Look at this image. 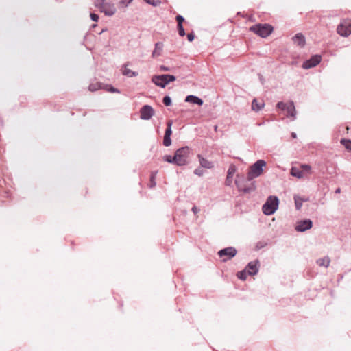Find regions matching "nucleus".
I'll list each match as a JSON object with an SVG mask.
<instances>
[{
	"label": "nucleus",
	"mask_w": 351,
	"mask_h": 351,
	"mask_svg": "<svg viewBox=\"0 0 351 351\" xmlns=\"http://www.w3.org/2000/svg\"><path fill=\"white\" fill-rule=\"evenodd\" d=\"M198 175H199V176H200L202 175V173L199 171Z\"/></svg>",
	"instance_id": "obj_51"
},
{
	"label": "nucleus",
	"mask_w": 351,
	"mask_h": 351,
	"mask_svg": "<svg viewBox=\"0 0 351 351\" xmlns=\"http://www.w3.org/2000/svg\"><path fill=\"white\" fill-rule=\"evenodd\" d=\"M279 199L277 196L270 195L263 205V213L266 215H273L278 208Z\"/></svg>",
	"instance_id": "obj_4"
},
{
	"label": "nucleus",
	"mask_w": 351,
	"mask_h": 351,
	"mask_svg": "<svg viewBox=\"0 0 351 351\" xmlns=\"http://www.w3.org/2000/svg\"><path fill=\"white\" fill-rule=\"evenodd\" d=\"M133 0H119V6L121 8H127Z\"/></svg>",
	"instance_id": "obj_26"
},
{
	"label": "nucleus",
	"mask_w": 351,
	"mask_h": 351,
	"mask_svg": "<svg viewBox=\"0 0 351 351\" xmlns=\"http://www.w3.org/2000/svg\"><path fill=\"white\" fill-rule=\"evenodd\" d=\"M88 88L90 91H95L97 89V88L94 84L90 85Z\"/></svg>",
	"instance_id": "obj_40"
},
{
	"label": "nucleus",
	"mask_w": 351,
	"mask_h": 351,
	"mask_svg": "<svg viewBox=\"0 0 351 351\" xmlns=\"http://www.w3.org/2000/svg\"><path fill=\"white\" fill-rule=\"evenodd\" d=\"M308 200V198H303V202H307Z\"/></svg>",
	"instance_id": "obj_49"
},
{
	"label": "nucleus",
	"mask_w": 351,
	"mask_h": 351,
	"mask_svg": "<svg viewBox=\"0 0 351 351\" xmlns=\"http://www.w3.org/2000/svg\"><path fill=\"white\" fill-rule=\"evenodd\" d=\"M217 125H215V130H217Z\"/></svg>",
	"instance_id": "obj_52"
},
{
	"label": "nucleus",
	"mask_w": 351,
	"mask_h": 351,
	"mask_svg": "<svg viewBox=\"0 0 351 351\" xmlns=\"http://www.w3.org/2000/svg\"><path fill=\"white\" fill-rule=\"evenodd\" d=\"M122 73L123 75L128 76L129 77H136L138 75L136 72L132 71V70L127 68L126 66H124V67L123 68Z\"/></svg>",
	"instance_id": "obj_23"
},
{
	"label": "nucleus",
	"mask_w": 351,
	"mask_h": 351,
	"mask_svg": "<svg viewBox=\"0 0 351 351\" xmlns=\"http://www.w3.org/2000/svg\"><path fill=\"white\" fill-rule=\"evenodd\" d=\"M341 143L348 149L351 151V140L343 138Z\"/></svg>",
	"instance_id": "obj_28"
},
{
	"label": "nucleus",
	"mask_w": 351,
	"mask_h": 351,
	"mask_svg": "<svg viewBox=\"0 0 351 351\" xmlns=\"http://www.w3.org/2000/svg\"><path fill=\"white\" fill-rule=\"evenodd\" d=\"M192 210L194 212V213H195L196 207L193 206V208H192Z\"/></svg>",
	"instance_id": "obj_48"
},
{
	"label": "nucleus",
	"mask_w": 351,
	"mask_h": 351,
	"mask_svg": "<svg viewBox=\"0 0 351 351\" xmlns=\"http://www.w3.org/2000/svg\"><path fill=\"white\" fill-rule=\"evenodd\" d=\"M163 160L169 163L176 164V161L174 160V156H171V155L164 156Z\"/></svg>",
	"instance_id": "obj_31"
},
{
	"label": "nucleus",
	"mask_w": 351,
	"mask_h": 351,
	"mask_svg": "<svg viewBox=\"0 0 351 351\" xmlns=\"http://www.w3.org/2000/svg\"><path fill=\"white\" fill-rule=\"evenodd\" d=\"M176 80V77L172 75H154L152 82L158 86L165 88L169 83Z\"/></svg>",
	"instance_id": "obj_6"
},
{
	"label": "nucleus",
	"mask_w": 351,
	"mask_h": 351,
	"mask_svg": "<svg viewBox=\"0 0 351 351\" xmlns=\"http://www.w3.org/2000/svg\"><path fill=\"white\" fill-rule=\"evenodd\" d=\"M313 227V221L310 219L298 221L295 230L298 232H304Z\"/></svg>",
	"instance_id": "obj_10"
},
{
	"label": "nucleus",
	"mask_w": 351,
	"mask_h": 351,
	"mask_svg": "<svg viewBox=\"0 0 351 351\" xmlns=\"http://www.w3.org/2000/svg\"><path fill=\"white\" fill-rule=\"evenodd\" d=\"M156 174H157V171L152 172V175H151V179L152 180H155Z\"/></svg>",
	"instance_id": "obj_42"
},
{
	"label": "nucleus",
	"mask_w": 351,
	"mask_h": 351,
	"mask_svg": "<svg viewBox=\"0 0 351 351\" xmlns=\"http://www.w3.org/2000/svg\"><path fill=\"white\" fill-rule=\"evenodd\" d=\"M337 32L341 36L347 37L351 34V22L343 21L337 27Z\"/></svg>",
	"instance_id": "obj_8"
},
{
	"label": "nucleus",
	"mask_w": 351,
	"mask_h": 351,
	"mask_svg": "<svg viewBox=\"0 0 351 351\" xmlns=\"http://www.w3.org/2000/svg\"><path fill=\"white\" fill-rule=\"evenodd\" d=\"M140 117L143 120L150 119L154 114L153 108L149 105L143 106L140 110Z\"/></svg>",
	"instance_id": "obj_12"
},
{
	"label": "nucleus",
	"mask_w": 351,
	"mask_h": 351,
	"mask_svg": "<svg viewBox=\"0 0 351 351\" xmlns=\"http://www.w3.org/2000/svg\"><path fill=\"white\" fill-rule=\"evenodd\" d=\"M341 192V189L340 188H337L336 190H335V193H339Z\"/></svg>",
	"instance_id": "obj_47"
},
{
	"label": "nucleus",
	"mask_w": 351,
	"mask_h": 351,
	"mask_svg": "<svg viewBox=\"0 0 351 351\" xmlns=\"http://www.w3.org/2000/svg\"><path fill=\"white\" fill-rule=\"evenodd\" d=\"M195 36L193 34H189L187 35V38L189 41H193L194 40Z\"/></svg>",
	"instance_id": "obj_39"
},
{
	"label": "nucleus",
	"mask_w": 351,
	"mask_h": 351,
	"mask_svg": "<svg viewBox=\"0 0 351 351\" xmlns=\"http://www.w3.org/2000/svg\"><path fill=\"white\" fill-rule=\"evenodd\" d=\"M316 263L319 266L327 268L330 265V259L329 256H326L323 258H318Z\"/></svg>",
	"instance_id": "obj_19"
},
{
	"label": "nucleus",
	"mask_w": 351,
	"mask_h": 351,
	"mask_svg": "<svg viewBox=\"0 0 351 351\" xmlns=\"http://www.w3.org/2000/svg\"><path fill=\"white\" fill-rule=\"evenodd\" d=\"M247 272L246 269H244L240 271H238L237 274V276L239 279H240L241 280H245L247 278Z\"/></svg>",
	"instance_id": "obj_25"
},
{
	"label": "nucleus",
	"mask_w": 351,
	"mask_h": 351,
	"mask_svg": "<svg viewBox=\"0 0 351 351\" xmlns=\"http://www.w3.org/2000/svg\"><path fill=\"white\" fill-rule=\"evenodd\" d=\"M90 19L93 21H95L97 22L99 19V16L96 14H94V13H91L90 15Z\"/></svg>",
	"instance_id": "obj_38"
},
{
	"label": "nucleus",
	"mask_w": 351,
	"mask_h": 351,
	"mask_svg": "<svg viewBox=\"0 0 351 351\" xmlns=\"http://www.w3.org/2000/svg\"><path fill=\"white\" fill-rule=\"evenodd\" d=\"M178 29L179 35L180 36H184L185 35V32H184V29L183 28V26L182 25H179V26H178Z\"/></svg>",
	"instance_id": "obj_37"
},
{
	"label": "nucleus",
	"mask_w": 351,
	"mask_h": 351,
	"mask_svg": "<svg viewBox=\"0 0 351 351\" xmlns=\"http://www.w3.org/2000/svg\"><path fill=\"white\" fill-rule=\"evenodd\" d=\"M171 125H172V121H168L167 128L166 129V131L165 133V135H168V136L171 135V134H172Z\"/></svg>",
	"instance_id": "obj_33"
},
{
	"label": "nucleus",
	"mask_w": 351,
	"mask_h": 351,
	"mask_svg": "<svg viewBox=\"0 0 351 351\" xmlns=\"http://www.w3.org/2000/svg\"><path fill=\"white\" fill-rule=\"evenodd\" d=\"M250 30L262 38H266L271 34L273 27L267 23H257L250 27Z\"/></svg>",
	"instance_id": "obj_5"
},
{
	"label": "nucleus",
	"mask_w": 351,
	"mask_h": 351,
	"mask_svg": "<svg viewBox=\"0 0 351 351\" xmlns=\"http://www.w3.org/2000/svg\"><path fill=\"white\" fill-rule=\"evenodd\" d=\"M285 110H287V116L288 117H291L292 120H295L296 119V110L293 101H289Z\"/></svg>",
	"instance_id": "obj_15"
},
{
	"label": "nucleus",
	"mask_w": 351,
	"mask_h": 351,
	"mask_svg": "<svg viewBox=\"0 0 351 351\" xmlns=\"http://www.w3.org/2000/svg\"><path fill=\"white\" fill-rule=\"evenodd\" d=\"M164 45L162 42H158L155 44L154 49L152 51V56L155 58L161 56Z\"/></svg>",
	"instance_id": "obj_17"
},
{
	"label": "nucleus",
	"mask_w": 351,
	"mask_h": 351,
	"mask_svg": "<svg viewBox=\"0 0 351 351\" xmlns=\"http://www.w3.org/2000/svg\"><path fill=\"white\" fill-rule=\"evenodd\" d=\"M171 136L165 134L164 139H163V145L165 147H169L171 145Z\"/></svg>",
	"instance_id": "obj_30"
},
{
	"label": "nucleus",
	"mask_w": 351,
	"mask_h": 351,
	"mask_svg": "<svg viewBox=\"0 0 351 351\" xmlns=\"http://www.w3.org/2000/svg\"><path fill=\"white\" fill-rule=\"evenodd\" d=\"M203 104V100L199 97V106Z\"/></svg>",
	"instance_id": "obj_45"
},
{
	"label": "nucleus",
	"mask_w": 351,
	"mask_h": 351,
	"mask_svg": "<svg viewBox=\"0 0 351 351\" xmlns=\"http://www.w3.org/2000/svg\"><path fill=\"white\" fill-rule=\"evenodd\" d=\"M265 106L263 101H258L254 98L252 102V109L256 112L260 111Z\"/></svg>",
	"instance_id": "obj_18"
},
{
	"label": "nucleus",
	"mask_w": 351,
	"mask_h": 351,
	"mask_svg": "<svg viewBox=\"0 0 351 351\" xmlns=\"http://www.w3.org/2000/svg\"><path fill=\"white\" fill-rule=\"evenodd\" d=\"M290 173L292 176L297 178H301L303 177L302 171L295 167H291Z\"/></svg>",
	"instance_id": "obj_22"
},
{
	"label": "nucleus",
	"mask_w": 351,
	"mask_h": 351,
	"mask_svg": "<svg viewBox=\"0 0 351 351\" xmlns=\"http://www.w3.org/2000/svg\"><path fill=\"white\" fill-rule=\"evenodd\" d=\"M293 199H294V202H295V209L297 210H300L302 206L303 198L300 197L298 195H295L293 197Z\"/></svg>",
	"instance_id": "obj_21"
},
{
	"label": "nucleus",
	"mask_w": 351,
	"mask_h": 351,
	"mask_svg": "<svg viewBox=\"0 0 351 351\" xmlns=\"http://www.w3.org/2000/svg\"><path fill=\"white\" fill-rule=\"evenodd\" d=\"M186 102H191L193 104H197V97L194 95H189L185 99Z\"/></svg>",
	"instance_id": "obj_29"
},
{
	"label": "nucleus",
	"mask_w": 351,
	"mask_h": 351,
	"mask_svg": "<svg viewBox=\"0 0 351 351\" xmlns=\"http://www.w3.org/2000/svg\"><path fill=\"white\" fill-rule=\"evenodd\" d=\"M101 12H104L106 16H111L116 13L117 8L113 3L108 2L107 3H105L104 8Z\"/></svg>",
	"instance_id": "obj_13"
},
{
	"label": "nucleus",
	"mask_w": 351,
	"mask_h": 351,
	"mask_svg": "<svg viewBox=\"0 0 351 351\" xmlns=\"http://www.w3.org/2000/svg\"><path fill=\"white\" fill-rule=\"evenodd\" d=\"M291 137H292L293 138H295L297 137V134H296V133H295V132H293L291 133Z\"/></svg>",
	"instance_id": "obj_44"
},
{
	"label": "nucleus",
	"mask_w": 351,
	"mask_h": 351,
	"mask_svg": "<svg viewBox=\"0 0 351 351\" xmlns=\"http://www.w3.org/2000/svg\"><path fill=\"white\" fill-rule=\"evenodd\" d=\"M302 167L305 169V170H310L311 169V166L309 165H302Z\"/></svg>",
	"instance_id": "obj_41"
},
{
	"label": "nucleus",
	"mask_w": 351,
	"mask_h": 351,
	"mask_svg": "<svg viewBox=\"0 0 351 351\" xmlns=\"http://www.w3.org/2000/svg\"><path fill=\"white\" fill-rule=\"evenodd\" d=\"M161 70L162 71H169V69L167 67H165V66H161Z\"/></svg>",
	"instance_id": "obj_46"
},
{
	"label": "nucleus",
	"mask_w": 351,
	"mask_h": 351,
	"mask_svg": "<svg viewBox=\"0 0 351 351\" xmlns=\"http://www.w3.org/2000/svg\"><path fill=\"white\" fill-rule=\"evenodd\" d=\"M237 254V250L234 247H227L218 251L217 254L222 258L221 261L225 263L234 257Z\"/></svg>",
	"instance_id": "obj_7"
},
{
	"label": "nucleus",
	"mask_w": 351,
	"mask_h": 351,
	"mask_svg": "<svg viewBox=\"0 0 351 351\" xmlns=\"http://www.w3.org/2000/svg\"><path fill=\"white\" fill-rule=\"evenodd\" d=\"M267 163L263 159L256 160L250 168V170L247 174V180L252 181L254 178L259 177L262 175L264 171V169L266 167Z\"/></svg>",
	"instance_id": "obj_1"
},
{
	"label": "nucleus",
	"mask_w": 351,
	"mask_h": 351,
	"mask_svg": "<svg viewBox=\"0 0 351 351\" xmlns=\"http://www.w3.org/2000/svg\"><path fill=\"white\" fill-rule=\"evenodd\" d=\"M199 162L202 167L206 169H211L213 167V162L208 160L207 159L202 158L199 155Z\"/></svg>",
	"instance_id": "obj_20"
},
{
	"label": "nucleus",
	"mask_w": 351,
	"mask_h": 351,
	"mask_svg": "<svg viewBox=\"0 0 351 351\" xmlns=\"http://www.w3.org/2000/svg\"><path fill=\"white\" fill-rule=\"evenodd\" d=\"M184 19L181 15H178L176 16V21L178 22V26L182 25V22L184 21Z\"/></svg>",
	"instance_id": "obj_36"
},
{
	"label": "nucleus",
	"mask_w": 351,
	"mask_h": 351,
	"mask_svg": "<svg viewBox=\"0 0 351 351\" xmlns=\"http://www.w3.org/2000/svg\"><path fill=\"white\" fill-rule=\"evenodd\" d=\"M287 104H285L283 101H279V102L277 103L276 107L278 109H280L282 110H285L286 109V107H287Z\"/></svg>",
	"instance_id": "obj_34"
},
{
	"label": "nucleus",
	"mask_w": 351,
	"mask_h": 351,
	"mask_svg": "<svg viewBox=\"0 0 351 351\" xmlns=\"http://www.w3.org/2000/svg\"><path fill=\"white\" fill-rule=\"evenodd\" d=\"M163 104L167 106H169L171 104V99L169 96H165L163 98Z\"/></svg>",
	"instance_id": "obj_35"
},
{
	"label": "nucleus",
	"mask_w": 351,
	"mask_h": 351,
	"mask_svg": "<svg viewBox=\"0 0 351 351\" xmlns=\"http://www.w3.org/2000/svg\"><path fill=\"white\" fill-rule=\"evenodd\" d=\"M97 85H98V88H104L107 91H109L110 93H119L118 89H117V88L112 87V86H108V85L104 86V85H102L101 84H99Z\"/></svg>",
	"instance_id": "obj_24"
},
{
	"label": "nucleus",
	"mask_w": 351,
	"mask_h": 351,
	"mask_svg": "<svg viewBox=\"0 0 351 351\" xmlns=\"http://www.w3.org/2000/svg\"><path fill=\"white\" fill-rule=\"evenodd\" d=\"M194 173H195V174H197V169H195Z\"/></svg>",
	"instance_id": "obj_50"
},
{
	"label": "nucleus",
	"mask_w": 351,
	"mask_h": 351,
	"mask_svg": "<svg viewBox=\"0 0 351 351\" xmlns=\"http://www.w3.org/2000/svg\"><path fill=\"white\" fill-rule=\"evenodd\" d=\"M292 40L295 44L300 46V47H303L306 44V38L302 33L296 34L292 38Z\"/></svg>",
	"instance_id": "obj_16"
},
{
	"label": "nucleus",
	"mask_w": 351,
	"mask_h": 351,
	"mask_svg": "<svg viewBox=\"0 0 351 351\" xmlns=\"http://www.w3.org/2000/svg\"><path fill=\"white\" fill-rule=\"evenodd\" d=\"M260 267V261L258 259H256L253 261H250L245 266V269H246L247 274L249 276H255L258 274V269Z\"/></svg>",
	"instance_id": "obj_11"
},
{
	"label": "nucleus",
	"mask_w": 351,
	"mask_h": 351,
	"mask_svg": "<svg viewBox=\"0 0 351 351\" xmlns=\"http://www.w3.org/2000/svg\"><path fill=\"white\" fill-rule=\"evenodd\" d=\"M322 60V56L319 54L313 55L308 60H305L302 65L304 69H309L315 67L320 63Z\"/></svg>",
	"instance_id": "obj_9"
},
{
	"label": "nucleus",
	"mask_w": 351,
	"mask_h": 351,
	"mask_svg": "<svg viewBox=\"0 0 351 351\" xmlns=\"http://www.w3.org/2000/svg\"><path fill=\"white\" fill-rule=\"evenodd\" d=\"M237 171V167L234 165L232 164L229 166L228 172H227V177L225 181L226 185L230 186L232 184V179Z\"/></svg>",
	"instance_id": "obj_14"
},
{
	"label": "nucleus",
	"mask_w": 351,
	"mask_h": 351,
	"mask_svg": "<svg viewBox=\"0 0 351 351\" xmlns=\"http://www.w3.org/2000/svg\"><path fill=\"white\" fill-rule=\"evenodd\" d=\"M147 3L153 6H158L160 5L161 2L160 0H144Z\"/></svg>",
	"instance_id": "obj_32"
},
{
	"label": "nucleus",
	"mask_w": 351,
	"mask_h": 351,
	"mask_svg": "<svg viewBox=\"0 0 351 351\" xmlns=\"http://www.w3.org/2000/svg\"><path fill=\"white\" fill-rule=\"evenodd\" d=\"M235 184L239 191H242L244 193H250L256 190L255 182L252 180L248 181L247 177L239 178V176H237L235 180Z\"/></svg>",
	"instance_id": "obj_2"
},
{
	"label": "nucleus",
	"mask_w": 351,
	"mask_h": 351,
	"mask_svg": "<svg viewBox=\"0 0 351 351\" xmlns=\"http://www.w3.org/2000/svg\"><path fill=\"white\" fill-rule=\"evenodd\" d=\"M107 3L106 0H95V5L101 11L104 8V5Z\"/></svg>",
	"instance_id": "obj_27"
},
{
	"label": "nucleus",
	"mask_w": 351,
	"mask_h": 351,
	"mask_svg": "<svg viewBox=\"0 0 351 351\" xmlns=\"http://www.w3.org/2000/svg\"><path fill=\"white\" fill-rule=\"evenodd\" d=\"M156 186V182H155V180H150V187H154Z\"/></svg>",
	"instance_id": "obj_43"
},
{
	"label": "nucleus",
	"mask_w": 351,
	"mask_h": 351,
	"mask_svg": "<svg viewBox=\"0 0 351 351\" xmlns=\"http://www.w3.org/2000/svg\"><path fill=\"white\" fill-rule=\"evenodd\" d=\"M191 158V150L188 147H182L178 149L174 155V160L176 165L182 166L186 165Z\"/></svg>",
	"instance_id": "obj_3"
}]
</instances>
